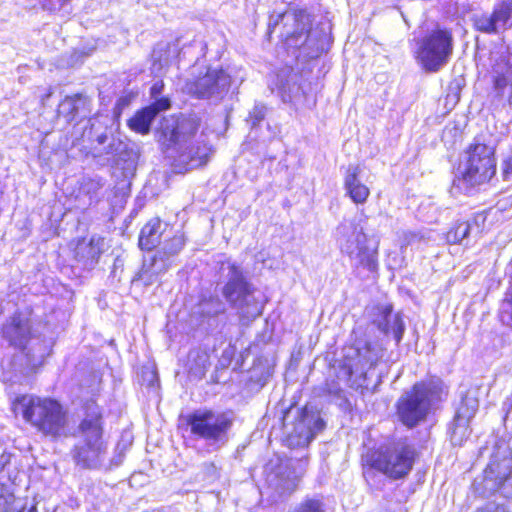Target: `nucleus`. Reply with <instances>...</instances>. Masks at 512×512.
Wrapping results in <instances>:
<instances>
[{
	"label": "nucleus",
	"mask_w": 512,
	"mask_h": 512,
	"mask_svg": "<svg viewBox=\"0 0 512 512\" xmlns=\"http://www.w3.org/2000/svg\"><path fill=\"white\" fill-rule=\"evenodd\" d=\"M343 185L346 195L355 204L366 203L370 195V189L362 181V168L359 165H349L347 167Z\"/></svg>",
	"instance_id": "4be33fe9"
},
{
	"label": "nucleus",
	"mask_w": 512,
	"mask_h": 512,
	"mask_svg": "<svg viewBox=\"0 0 512 512\" xmlns=\"http://www.w3.org/2000/svg\"><path fill=\"white\" fill-rule=\"evenodd\" d=\"M509 103H510V105L512 106V90H511V95H510V97H509Z\"/></svg>",
	"instance_id": "864d4df0"
},
{
	"label": "nucleus",
	"mask_w": 512,
	"mask_h": 512,
	"mask_svg": "<svg viewBox=\"0 0 512 512\" xmlns=\"http://www.w3.org/2000/svg\"><path fill=\"white\" fill-rule=\"evenodd\" d=\"M3 337L15 349H26V344L30 340V326L26 319L22 318L19 314H14L10 321H8L2 328Z\"/></svg>",
	"instance_id": "412c9836"
},
{
	"label": "nucleus",
	"mask_w": 512,
	"mask_h": 512,
	"mask_svg": "<svg viewBox=\"0 0 512 512\" xmlns=\"http://www.w3.org/2000/svg\"><path fill=\"white\" fill-rule=\"evenodd\" d=\"M70 1L71 0H43L42 7L44 10L50 12H63V15L70 13Z\"/></svg>",
	"instance_id": "ea45409f"
},
{
	"label": "nucleus",
	"mask_w": 512,
	"mask_h": 512,
	"mask_svg": "<svg viewBox=\"0 0 512 512\" xmlns=\"http://www.w3.org/2000/svg\"><path fill=\"white\" fill-rule=\"evenodd\" d=\"M322 49H323L322 47L320 48V47H318V46H317V48H316V52L318 53V52H319L320 50H322Z\"/></svg>",
	"instance_id": "5fc2aeb1"
},
{
	"label": "nucleus",
	"mask_w": 512,
	"mask_h": 512,
	"mask_svg": "<svg viewBox=\"0 0 512 512\" xmlns=\"http://www.w3.org/2000/svg\"><path fill=\"white\" fill-rule=\"evenodd\" d=\"M448 394L447 386L440 378L415 383L397 402V414L401 422L410 428L426 420L432 409Z\"/></svg>",
	"instance_id": "7ed1b4c3"
},
{
	"label": "nucleus",
	"mask_w": 512,
	"mask_h": 512,
	"mask_svg": "<svg viewBox=\"0 0 512 512\" xmlns=\"http://www.w3.org/2000/svg\"><path fill=\"white\" fill-rule=\"evenodd\" d=\"M200 307L201 312L207 316H216L225 311V305L218 297L203 300Z\"/></svg>",
	"instance_id": "e433bc0d"
},
{
	"label": "nucleus",
	"mask_w": 512,
	"mask_h": 512,
	"mask_svg": "<svg viewBox=\"0 0 512 512\" xmlns=\"http://www.w3.org/2000/svg\"><path fill=\"white\" fill-rule=\"evenodd\" d=\"M83 409L84 417L77 428V443H106L103 439L104 422L100 406L94 399H89Z\"/></svg>",
	"instance_id": "4468645a"
},
{
	"label": "nucleus",
	"mask_w": 512,
	"mask_h": 512,
	"mask_svg": "<svg viewBox=\"0 0 512 512\" xmlns=\"http://www.w3.org/2000/svg\"><path fill=\"white\" fill-rule=\"evenodd\" d=\"M500 320L505 326L512 328V287L501 303Z\"/></svg>",
	"instance_id": "58836bf2"
},
{
	"label": "nucleus",
	"mask_w": 512,
	"mask_h": 512,
	"mask_svg": "<svg viewBox=\"0 0 512 512\" xmlns=\"http://www.w3.org/2000/svg\"><path fill=\"white\" fill-rule=\"evenodd\" d=\"M207 126L195 115L165 118L159 129L160 140L174 146L183 163L191 167L205 164L213 153Z\"/></svg>",
	"instance_id": "f257e3e1"
},
{
	"label": "nucleus",
	"mask_w": 512,
	"mask_h": 512,
	"mask_svg": "<svg viewBox=\"0 0 512 512\" xmlns=\"http://www.w3.org/2000/svg\"><path fill=\"white\" fill-rule=\"evenodd\" d=\"M282 19L286 21H293L295 29L290 33L287 32V43L289 46L298 48L302 46H310L312 42L311 31V16L304 10L294 12L292 14L285 13Z\"/></svg>",
	"instance_id": "a211bd4d"
},
{
	"label": "nucleus",
	"mask_w": 512,
	"mask_h": 512,
	"mask_svg": "<svg viewBox=\"0 0 512 512\" xmlns=\"http://www.w3.org/2000/svg\"><path fill=\"white\" fill-rule=\"evenodd\" d=\"M494 147L474 140L466 150V158L459 166V176L454 180V185L474 187L488 182L496 173V160Z\"/></svg>",
	"instance_id": "423d86ee"
},
{
	"label": "nucleus",
	"mask_w": 512,
	"mask_h": 512,
	"mask_svg": "<svg viewBox=\"0 0 512 512\" xmlns=\"http://www.w3.org/2000/svg\"><path fill=\"white\" fill-rule=\"evenodd\" d=\"M372 323L384 334L392 333L397 343L402 340L405 324L399 313H392L389 304H378L372 307Z\"/></svg>",
	"instance_id": "f3484780"
},
{
	"label": "nucleus",
	"mask_w": 512,
	"mask_h": 512,
	"mask_svg": "<svg viewBox=\"0 0 512 512\" xmlns=\"http://www.w3.org/2000/svg\"><path fill=\"white\" fill-rule=\"evenodd\" d=\"M267 483L280 495L290 494L297 488L299 476L288 462H281L267 474Z\"/></svg>",
	"instance_id": "aec40b11"
},
{
	"label": "nucleus",
	"mask_w": 512,
	"mask_h": 512,
	"mask_svg": "<svg viewBox=\"0 0 512 512\" xmlns=\"http://www.w3.org/2000/svg\"><path fill=\"white\" fill-rule=\"evenodd\" d=\"M267 108L262 103H255L252 110L249 112V116L247 118V122L251 125L252 128L262 122L266 116Z\"/></svg>",
	"instance_id": "a19ab883"
},
{
	"label": "nucleus",
	"mask_w": 512,
	"mask_h": 512,
	"mask_svg": "<svg viewBox=\"0 0 512 512\" xmlns=\"http://www.w3.org/2000/svg\"><path fill=\"white\" fill-rule=\"evenodd\" d=\"M383 356L382 347L376 342L357 341L348 349L345 366L349 374L363 379L361 385L368 388L370 379L375 376V385L380 382V376L374 373V368Z\"/></svg>",
	"instance_id": "9b49d317"
},
{
	"label": "nucleus",
	"mask_w": 512,
	"mask_h": 512,
	"mask_svg": "<svg viewBox=\"0 0 512 512\" xmlns=\"http://www.w3.org/2000/svg\"><path fill=\"white\" fill-rule=\"evenodd\" d=\"M233 421L231 413L212 410H196L187 416L191 434L204 440L212 451H217L228 443Z\"/></svg>",
	"instance_id": "0eeeda50"
},
{
	"label": "nucleus",
	"mask_w": 512,
	"mask_h": 512,
	"mask_svg": "<svg viewBox=\"0 0 512 512\" xmlns=\"http://www.w3.org/2000/svg\"><path fill=\"white\" fill-rule=\"evenodd\" d=\"M453 46L452 32L436 28L417 40L416 58L426 71L436 72L448 63Z\"/></svg>",
	"instance_id": "1a4fd4ad"
},
{
	"label": "nucleus",
	"mask_w": 512,
	"mask_h": 512,
	"mask_svg": "<svg viewBox=\"0 0 512 512\" xmlns=\"http://www.w3.org/2000/svg\"><path fill=\"white\" fill-rule=\"evenodd\" d=\"M484 489L489 493H500L512 497V449L508 445L497 446L484 470Z\"/></svg>",
	"instance_id": "9d476101"
},
{
	"label": "nucleus",
	"mask_w": 512,
	"mask_h": 512,
	"mask_svg": "<svg viewBox=\"0 0 512 512\" xmlns=\"http://www.w3.org/2000/svg\"><path fill=\"white\" fill-rule=\"evenodd\" d=\"M204 468L209 479H215L218 477V469L214 463H207L204 465Z\"/></svg>",
	"instance_id": "a18cd8bd"
},
{
	"label": "nucleus",
	"mask_w": 512,
	"mask_h": 512,
	"mask_svg": "<svg viewBox=\"0 0 512 512\" xmlns=\"http://www.w3.org/2000/svg\"><path fill=\"white\" fill-rule=\"evenodd\" d=\"M475 28L483 33L498 34L512 26V0H501L492 13H482L473 18Z\"/></svg>",
	"instance_id": "2eb2a0df"
},
{
	"label": "nucleus",
	"mask_w": 512,
	"mask_h": 512,
	"mask_svg": "<svg viewBox=\"0 0 512 512\" xmlns=\"http://www.w3.org/2000/svg\"><path fill=\"white\" fill-rule=\"evenodd\" d=\"M88 104V99L81 94L66 96L58 106V116H63L70 123L81 111L87 110Z\"/></svg>",
	"instance_id": "c85d7f7f"
},
{
	"label": "nucleus",
	"mask_w": 512,
	"mask_h": 512,
	"mask_svg": "<svg viewBox=\"0 0 512 512\" xmlns=\"http://www.w3.org/2000/svg\"><path fill=\"white\" fill-rule=\"evenodd\" d=\"M104 182L101 178H84L80 193L89 197L90 202L98 200L99 191L103 188Z\"/></svg>",
	"instance_id": "f704fd0d"
},
{
	"label": "nucleus",
	"mask_w": 512,
	"mask_h": 512,
	"mask_svg": "<svg viewBox=\"0 0 512 512\" xmlns=\"http://www.w3.org/2000/svg\"><path fill=\"white\" fill-rule=\"evenodd\" d=\"M22 505L7 488L0 487V512H22Z\"/></svg>",
	"instance_id": "c9c22d12"
},
{
	"label": "nucleus",
	"mask_w": 512,
	"mask_h": 512,
	"mask_svg": "<svg viewBox=\"0 0 512 512\" xmlns=\"http://www.w3.org/2000/svg\"><path fill=\"white\" fill-rule=\"evenodd\" d=\"M494 90L502 95L507 87L512 89V55L500 56L492 66Z\"/></svg>",
	"instance_id": "bb28decb"
},
{
	"label": "nucleus",
	"mask_w": 512,
	"mask_h": 512,
	"mask_svg": "<svg viewBox=\"0 0 512 512\" xmlns=\"http://www.w3.org/2000/svg\"><path fill=\"white\" fill-rule=\"evenodd\" d=\"M170 106L171 101L168 97H162L154 101L151 105L137 111L135 115L129 119V128L140 134H148L157 114L168 110Z\"/></svg>",
	"instance_id": "6ab92c4d"
},
{
	"label": "nucleus",
	"mask_w": 512,
	"mask_h": 512,
	"mask_svg": "<svg viewBox=\"0 0 512 512\" xmlns=\"http://www.w3.org/2000/svg\"><path fill=\"white\" fill-rule=\"evenodd\" d=\"M479 408V399L476 391H467L461 398L454 417L471 422Z\"/></svg>",
	"instance_id": "c756f323"
},
{
	"label": "nucleus",
	"mask_w": 512,
	"mask_h": 512,
	"mask_svg": "<svg viewBox=\"0 0 512 512\" xmlns=\"http://www.w3.org/2000/svg\"><path fill=\"white\" fill-rule=\"evenodd\" d=\"M450 441L454 446H461L471 433L470 422L454 417L448 429Z\"/></svg>",
	"instance_id": "7c9ffc66"
},
{
	"label": "nucleus",
	"mask_w": 512,
	"mask_h": 512,
	"mask_svg": "<svg viewBox=\"0 0 512 512\" xmlns=\"http://www.w3.org/2000/svg\"><path fill=\"white\" fill-rule=\"evenodd\" d=\"M159 54L158 50H154L152 57L154 60L153 63V70L159 72L165 65H167L168 61L167 59H162V57Z\"/></svg>",
	"instance_id": "c03bdc74"
},
{
	"label": "nucleus",
	"mask_w": 512,
	"mask_h": 512,
	"mask_svg": "<svg viewBox=\"0 0 512 512\" xmlns=\"http://www.w3.org/2000/svg\"><path fill=\"white\" fill-rule=\"evenodd\" d=\"M107 443H76L71 451L76 465L82 469H108L119 465L121 461L107 463Z\"/></svg>",
	"instance_id": "dca6fc26"
},
{
	"label": "nucleus",
	"mask_w": 512,
	"mask_h": 512,
	"mask_svg": "<svg viewBox=\"0 0 512 512\" xmlns=\"http://www.w3.org/2000/svg\"><path fill=\"white\" fill-rule=\"evenodd\" d=\"M51 95H52V91H51V90H49V91H48V93H47V94H45V95L42 97V99H41L42 103L44 104V103H45V101H46L48 98H50V97H51Z\"/></svg>",
	"instance_id": "3c124183"
},
{
	"label": "nucleus",
	"mask_w": 512,
	"mask_h": 512,
	"mask_svg": "<svg viewBox=\"0 0 512 512\" xmlns=\"http://www.w3.org/2000/svg\"><path fill=\"white\" fill-rule=\"evenodd\" d=\"M469 222H461L455 225L447 234V239L453 243H460L466 239L471 231Z\"/></svg>",
	"instance_id": "4c0bfd02"
},
{
	"label": "nucleus",
	"mask_w": 512,
	"mask_h": 512,
	"mask_svg": "<svg viewBox=\"0 0 512 512\" xmlns=\"http://www.w3.org/2000/svg\"><path fill=\"white\" fill-rule=\"evenodd\" d=\"M165 224L159 218L151 219L142 229L139 236V246L143 250H152L159 243L164 232Z\"/></svg>",
	"instance_id": "cd10ccee"
},
{
	"label": "nucleus",
	"mask_w": 512,
	"mask_h": 512,
	"mask_svg": "<svg viewBox=\"0 0 512 512\" xmlns=\"http://www.w3.org/2000/svg\"><path fill=\"white\" fill-rule=\"evenodd\" d=\"M118 262H120V260H119V259H116V260H115V263H114V270H113V273H115L116 268H117V267H119Z\"/></svg>",
	"instance_id": "603ef678"
},
{
	"label": "nucleus",
	"mask_w": 512,
	"mask_h": 512,
	"mask_svg": "<svg viewBox=\"0 0 512 512\" xmlns=\"http://www.w3.org/2000/svg\"><path fill=\"white\" fill-rule=\"evenodd\" d=\"M476 512H507V510L501 505L488 504L484 508L478 509Z\"/></svg>",
	"instance_id": "49530a36"
},
{
	"label": "nucleus",
	"mask_w": 512,
	"mask_h": 512,
	"mask_svg": "<svg viewBox=\"0 0 512 512\" xmlns=\"http://www.w3.org/2000/svg\"><path fill=\"white\" fill-rule=\"evenodd\" d=\"M184 245V236L182 234H176L173 237L166 239L157 253L173 262L174 257L178 255Z\"/></svg>",
	"instance_id": "2f4dec72"
},
{
	"label": "nucleus",
	"mask_w": 512,
	"mask_h": 512,
	"mask_svg": "<svg viewBox=\"0 0 512 512\" xmlns=\"http://www.w3.org/2000/svg\"><path fill=\"white\" fill-rule=\"evenodd\" d=\"M231 84L230 76L222 69H208L205 75L187 81L185 90L199 99H221Z\"/></svg>",
	"instance_id": "f8f14e48"
},
{
	"label": "nucleus",
	"mask_w": 512,
	"mask_h": 512,
	"mask_svg": "<svg viewBox=\"0 0 512 512\" xmlns=\"http://www.w3.org/2000/svg\"><path fill=\"white\" fill-rule=\"evenodd\" d=\"M148 374H149V384L152 385L154 383V381L156 380L157 378V373L153 370H149L148 371Z\"/></svg>",
	"instance_id": "8fccbe9b"
},
{
	"label": "nucleus",
	"mask_w": 512,
	"mask_h": 512,
	"mask_svg": "<svg viewBox=\"0 0 512 512\" xmlns=\"http://www.w3.org/2000/svg\"><path fill=\"white\" fill-rule=\"evenodd\" d=\"M48 355L47 346L39 339H31L26 344V349L18 352L14 359L19 361L20 366L35 369L40 366Z\"/></svg>",
	"instance_id": "393cba45"
},
{
	"label": "nucleus",
	"mask_w": 512,
	"mask_h": 512,
	"mask_svg": "<svg viewBox=\"0 0 512 512\" xmlns=\"http://www.w3.org/2000/svg\"><path fill=\"white\" fill-rule=\"evenodd\" d=\"M414 456L412 446L402 441L393 443L371 455L369 468L364 471V475L367 477L373 470H377L393 479L402 478L412 469Z\"/></svg>",
	"instance_id": "6e6552de"
},
{
	"label": "nucleus",
	"mask_w": 512,
	"mask_h": 512,
	"mask_svg": "<svg viewBox=\"0 0 512 512\" xmlns=\"http://www.w3.org/2000/svg\"><path fill=\"white\" fill-rule=\"evenodd\" d=\"M114 125V119L109 115H96L89 119L83 137L91 143L96 142L99 146H103L114 134Z\"/></svg>",
	"instance_id": "5701e85b"
},
{
	"label": "nucleus",
	"mask_w": 512,
	"mask_h": 512,
	"mask_svg": "<svg viewBox=\"0 0 512 512\" xmlns=\"http://www.w3.org/2000/svg\"><path fill=\"white\" fill-rule=\"evenodd\" d=\"M106 248L104 238L92 236L88 243H78L75 249L76 259L87 268H93Z\"/></svg>",
	"instance_id": "a878e982"
},
{
	"label": "nucleus",
	"mask_w": 512,
	"mask_h": 512,
	"mask_svg": "<svg viewBox=\"0 0 512 512\" xmlns=\"http://www.w3.org/2000/svg\"><path fill=\"white\" fill-rule=\"evenodd\" d=\"M337 234L341 251L349 257L352 266L370 272L377 270L379 243L368 238L360 221L341 223Z\"/></svg>",
	"instance_id": "39448f33"
},
{
	"label": "nucleus",
	"mask_w": 512,
	"mask_h": 512,
	"mask_svg": "<svg viewBox=\"0 0 512 512\" xmlns=\"http://www.w3.org/2000/svg\"><path fill=\"white\" fill-rule=\"evenodd\" d=\"M13 406L16 413H21L43 435L53 439L68 435V415L57 400L25 394L18 396Z\"/></svg>",
	"instance_id": "f03ea898"
},
{
	"label": "nucleus",
	"mask_w": 512,
	"mask_h": 512,
	"mask_svg": "<svg viewBox=\"0 0 512 512\" xmlns=\"http://www.w3.org/2000/svg\"><path fill=\"white\" fill-rule=\"evenodd\" d=\"M9 462H10V456L9 455L2 454L0 456V475L3 474L5 467H6V465L9 464Z\"/></svg>",
	"instance_id": "de8ad7c7"
},
{
	"label": "nucleus",
	"mask_w": 512,
	"mask_h": 512,
	"mask_svg": "<svg viewBox=\"0 0 512 512\" xmlns=\"http://www.w3.org/2000/svg\"><path fill=\"white\" fill-rule=\"evenodd\" d=\"M503 410L506 412V416L511 412L512 410V394L508 396L505 401L503 402Z\"/></svg>",
	"instance_id": "09e8293b"
},
{
	"label": "nucleus",
	"mask_w": 512,
	"mask_h": 512,
	"mask_svg": "<svg viewBox=\"0 0 512 512\" xmlns=\"http://www.w3.org/2000/svg\"><path fill=\"white\" fill-rule=\"evenodd\" d=\"M222 269L227 270L222 295L231 308L236 310L242 321H251L260 316L263 304L256 295L257 289L246 279L242 268L228 261Z\"/></svg>",
	"instance_id": "20e7f679"
},
{
	"label": "nucleus",
	"mask_w": 512,
	"mask_h": 512,
	"mask_svg": "<svg viewBox=\"0 0 512 512\" xmlns=\"http://www.w3.org/2000/svg\"><path fill=\"white\" fill-rule=\"evenodd\" d=\"M173 262L164 256L156 253V255L149 261H144L140 271L133 277L132 282H142L145 286H150L159 280L172 266Z\"/></svg>",
	"instance_id": "b1692460"
},
{
	"label": "nucleus",
	"mask_w": 512,
	"mask_h": 512,
	"mask_svg": "<svg viewBox=\"0 0 512 512\" xmlns=\"http://www.w3.org/2000/svg\"><path fill=\"white\" fill-rule=\"evenodd\" d=\"M325 423L314 415L300 413L291 429L285 425V443L289 448L306 447L313 440L316 433L324 429Z\"/></svg>",
	"instance_id": "ddd939ff"
},
{
	"label": "nucleus",
	"mask_w": 512,
	"mask_h": 512,
	"mask_svg": "<svg viewBox=\"0 0 512 512\" xmlns=\"http://www.w3.org/2000/svg\"><path fill=\"white\" fill-rule=\"evenodd\" d=\"M164 82L163 80H157L150 88V95L155 101L160 99L159 97L163 93Z\"/></svg>",
	"instance_id": "37998d69"
},
{
	"label": "nucleus",
	"mask_w": 512,
	"mask_h": 512,
	"mask_svg": "<svg viewBox=\"0 0 512 512\" xmlns=\"http://www.w3.org/2000/svg\"><path fill=\"white\" fill-rule=\"evenodd\" d=\"M106 143L108 144L103 147V150H98L96 146L93 147L95 151L94 156L101 157L104 155L106 156L107 161L116 163V156L123 151L124 144L119 138H116L114 134L109 137V140Z\"/></svg>",
	"instance_id": "473e14b6"
},
{
	"label": "nucleus",
	"mask_w": 512,
	"mask_h": 512,
	"mask_svg": "<svg viewBox=\"0 0 512 512\" xmlns=\"http://www.w3.org/2000/svg\"><path fill=\"white\" fill-rule=\"evenodd\" d=\"M502 175L504 180H512V149H510L502 159Z\"/></svg>",
	"instance_id": "79ce46f5"
},
{
	"label": "nucleus",
	"mask_w": 512,
	"mask_h": 512,
	"mask_svg": "<svg viewBox=\"0 0 512 512\" xmlns=\"http://www.w3.org/2000/svg\"><path fill=\"white\" fill-rule=\"evenodd\" d=\"M287 512H326L325 504L320 498L307 497L291 506Z\"/></svg>",
	"instance_id": "72a5a7b5"
}]
</instances>
